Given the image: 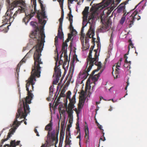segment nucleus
<instances>
[{
  "label": "nucleus",
  "mask_w": 147,
  "mask_h": 147,
  "mask_svg": "<svg viewBox=\"0 0 147 147\" xmlns=\"http://www.w3.org/2000/svg\"><path fill=\"white\" fill-rule=\"evenodd\" d=\"M59 102L56 101V102L55 104V107H57L59 104Z\"/></svg>",
  "instance_id": "nucleus-61"
},
{
  "label": "nucleus",
  "mask_w": 147,
  "mask_h": 147,
  "mask_svg": "<svg viewBox=\"0 0 147 147\" xmlns=\"http://www.w3.org/2000/svg\"><path fill=\"white\" fill-rule=\"evenodd\" d=\"M81 40L82 44V49L83 50H86L87 49H89V46L88 45L86 46V47H84V35H83V34H82L81 35L80 38Z\"/></svg>",
  "instance_id": "nucleus-17"
},
{
  "label": "nucleus",
  "mask_w": 147,
  "mask_h": 147,
  "mask_svg": "<svg viewBox=\"0 0 147 147\" xmlns=\"http://www.w3.org/2000/svg\"><path fill=\"white\" fill-rule=\"evenodd\" d=\"M119 9H122L124 8L125 6L123 4H121L119 6Z\"/></svg>",
  "instance_id": "nucleus-48"
},
{
  "label": "nucleus",
  "mask_w": 147,
  "mask_h": 147,
  "mask_svg": "<svg viewBox=\"0 0 147 147\" xmlns=\"http://www.w3.org/2000/svg\"><path fill=\"white\" fill-rule=\"evenodd\" d=\"M55 131L54 130L52 131L51 133V135L50 134L49 136H48L47 135V139L46 141V143L42 145V146L43 147H47L48 144L52 145L53 144V142L57 141H58L57 138H56L55 135Z\"/></svg>",
  "instance_id": "nucleus-7"
},
{
  "label": "nucleus",
  "mask_w": 147,
  "mask_h": 147,
  "mask_svg": "<svg viewBox=\"0 0 147 147\" xmlns=\"http://www.w3.org/2000/svg\"><path fill=\"white\" fill-rule=\"evenodd\" d=\"M71 94V92L70 91H69L67 92V98H69V100H70V96Z\"/></svg>",
  "instance_id": "nucleus-44"
},
{
  "label": "nucleus",
  "mask_w": 147,
  "mask_h": 147,
  "mask_svg": "<svg viewBox=\"0 0 147 147\" xmlns=\"http://www.w3.org/2000/svg\"><path fill=\"white\" fill-rule=\"evenodd\" d=\"M85 127L86 128L85 129V138H86L87 140H86V142H87L88 140H89V131H88V127L87 126H86L85 125Z\"/></svg>",
  "instance_id": "nucleus-26"
},
{
  "label": "nucleus",
  "mask_w": 147,
  "mask_h": 147,
  "mask_svg": "<svg viewBox=\"0 0 147 147\" xmlns=\"http://www.w3.org/2000/svg\"><path fill=\"white\" fill-rule=\"evenodd\" d=\"M27 7H26V10H27ZM24 13H25V15L26 16L23 19L22 22H24L25 24H26L29 21L30 19L34 16L35 13V11H33V9L31 10L30 13L28 14V15L26 13V11Z\"/></svg>",
  "instance_id": "nucleus-13"
},
{
  "label": "nucleus",
  "mask_w": 147,
  "mask_h": 147,
  "mask_svg": "<svg viewBox=\"0 0 147 147\" xmlns=\"http://www.w3.org/2000/svg\"><path fill=\"white\" fill-rule=\"evenodd\" d=\"M26 9V5L22 0H16L9 6V9L6 11L5 16H3V23L6 25L12 22L16 18L17 15L24 13Z\"/></svg>",
  "instance_id": "nucleus-2"
},
{
  "label": "nucleus",
  "mask_w": 147,
  "mask_h": 147,
  "mask_svg": "<svg viewBox=\"0 0 147 147\" xmlns=\"http://www.w3.org/2000/svg\"><path fill=\"white\" fill-rule=\"evenodd\" d=\"M67 136H66L65 142L67 144H69L71 142V140H69V139L67 141Z\"/></svg>",
  "instance_id": "nucleus-49"
},
{
  "label": "nucleus",
  "mask_w": 147,
  "mask_h": 147,
  "mask_svg": "<svg viewBox=\"0 0 147 147\" xmlns=\"http://www.w3.org/2000/svg\"><path fill=\"white\" fill-rule=\"evenodd\" d=\"M23 63H21V61L20 63L18 65L17 68H16V71L17 73H18L19 72V70L20 69V67L21 65Z\"/></svg>",
  "instance_id": "nucleus-39"
},
{
  "label": "nucleus",
  "mask_w": 147,
  "mask_h": 147,
  "mask_svg": "<svg viewBox=\"0 0 147 147\" xmlns=\"http://www.w3.org/2000/svg\"><path fill=\"white\" fill-rule=\"evenodd\" d=\"M36 23L33 21L30 22V25L35 28L34 30L32 32L30 35L32 38H34L36 41L45 42V34L43 31L44 26H41L40 30L38 26L35 25Z\"/></svg>",
  "instance_id": "nucleus-4"
},
{
  "label": "nucleus",
  "mask_w": 147,
  "mask_h": 147,
  "mask_svg": "<svg viewBox=\"0 0 147 147\" xmlns=\"http://www.w3.org/2000/svg\"><path fill=\"white\" fill-rule=\"evenodd\" d=\"M72 36V35L71 34H68V38L70 40L71 39Z\"/></svg>",
  "instance_id": "nucleus-58"
},
{
  "label": "nucleus",
  "mask_w": 147,
  "mask_h": 147,
  "mask_svg": "<svg viewBox=\"0 0 147 147\" xmlns=\"http://www.w3.org/2000/svg\"><path fill=\"white\" fill-rule=\"evenodd\" d=\"M72 23L71 22L70 23L69 29L71 30L74 29V27L72 26Z\"/></svg>",
  "instance_id": "nucleus-54"
},
{
  "label": "nucleus",
  "mask_w": 147,
  "mask_h": 147,
  "mask_svg": "<svg viewBox=\"0 0 147 147\" xmlns=\"http://www.w3.org/2000/svg\"><path fill=\"white\" fill-rule=\"evenodd\" d=\"M32 1L33 5H34V10L33 11H35V12L36 11V0H31Z\"/></svg>",
  "instance_id": "nucleus-42"
},
{
  "label": "nucleus",
  "mask_w": 147,
  "mask_h": 147,
  "mask_svg": "<svg viewBox=\"0 0 147 147\" xmlns=\"http://www.w3.org/2000/svg\"><path fill=\"white\" fill-rule=\"evenodd\" d=\"M112 22L110 19H108L105 23H102V24L100 26L98 29V32H104L108 30L111 28Z\"/></svg>",
  "instance_id": "nucleus-8"
},
{
  "label": "nucleus",
  "mask_w": 147,
  "mask_h": 147,
  "mask_svg": "<svg viewBox=\"0 0 147 147\" xmlns=\"http://www.w3.org/2000/svg\"><path fill=\"white\" fill-rule=\"evenodd\" d=\"M126 83L127 85L125 88V90H127V87L129 85V78L127 80Z\"/></svg>",
  "instance_id": "nucleus-53"
},
{
  "label": "nucleus",
  "mask_w": 147,
  "mask_h": 147,
  "mask_svg": "<svg viewBox=\"0 0 147 147\" xmlns=\"http://www.w3.org/2000/svg\"><path fill=\"white\" fill-rule=\"evenodd\" d=\"M5 25H6L3 24L2 26H0V31H3L4 33H6L7 32L9 29V27L10 25L6 26H5Z\"/></svg>",
  "instance_id": "nucleus-19"
},
{
  "label": "nucleus",
  "mask_w": 147,
  "mask_h": 147,
  "mask_svg": "<svg viewBox=\"0 0 147 147\" xmlns=\"http://www.w3.org/2000/svg\"><path fill=\"white\" fill-rule=\"evenodd\" d=\"M52 121V120H51L50 123L47 125L45 127V130L48 131V136H49L50 134V131H51L52 129L53 123Z\"/></svg>",
  "instance_id": "nucleus-18"
},
{
  "label": "nucleus",
  "mask_w": 147,
  "mask_h": 147,
  "mask_svg": "<svg viewBox=\"0 0 147 147\" xmlns=\"http://www.w3.org/2000/svg\"><path fill=\"white\" fill-rule=\"evenodd\" d=\"M76 129H77V132L78 133L79 132V131H80V129L79 126V123L78 120L76 124Z\"/></svg>",
  "instance_id": "nucleus-37"
},
{
  "label": "nucleus",
  "mask_w": 147,
  "mask_h": 147,
  "mask_svg": "<svg viewBox=\"0 0 147 147\" xmlns=\"http://www.w3.org/2000/svg\"><path fill=\"white\" fill-rule=\"evenodd\" d=\"M94 52H95L94 57L92 58V60L90 61V59L88 60L87 66L88 65V61L89 66L87 69L86 70V69L85 70H83L82 72H80V74H82L83 75H84V76L87 77L89 75V74L88 72L91 69L92 66L94 64L98 66V68L97 70H99L101 68L102 64L100 62H97L98 60V54L97 50L95 49L94 50Z\"/></svg>",
  "instance_id": "nucleus-5"
},
{
  "label": "nucleus",
  "mask_w": 147,
  "mask_h": 147,
  "mask_svg": "<svg viewBox=\"0 0 147 147\" xmlns=\"http://www.w3.org/2000/svg\"><path fill=\"white\" fill-rule=\"evenodd\" d=\"M40 70L34 71L33 72L32 71L30 77L28 80H26L27 83L26 88V90L28 91V96L24 99V100H22L19 103L18 106V113L15 119H17L18 118H24V119H26L25 118L27 114L30 112L28 104L31 103V100L33 96L31 92L33 90V85L35 84L34 81L36 80V76L40 77Z\"/></svg>",
  "instance_id": "nucleus-1"
},
{
  "label": "nucleus",
  "mask_w": 147,
  "mask_h": 147,
  "mask_svg": "<svg viewBox=\"0 0 147 147\" xmlns=\"http://www.w3.org/2000/svg\"><path fill=\"white\" fill-rule=\"evenodd\" d=\"M130 64L131 61H127V62H125L124 66L126 68L127 70H129L130 68Z\"/></svg>",
  "instance_id": "nucleus-29"
},
{
  "label": "nucleus",
  "mask_w": 147,
  "mask_h": 147,
  "mask_svg": "<svg viewBox=\"0 0 147 147\" xmlns=\"http://www.w3.org/2000/svg\"><path fill=\"white\" fill-rule=\"evenodd\" d=\"M49 94L50 95H52L53 93V87L51 86L49 88Z\"/></svg>",
  "instance_id": "nucleus-41"
},
{
  "label": "nucleus",
  "mask_w": 147,
  "mask_h": 147,
  "mask_svg": "<svg viewBox=\"0 0 147 147\" xmlns=\"http://www.w3.org/2000/svg\"><path fill=\"white\" fill-rule=\"evenodd\" d=\"M94 35V31L93 28H92V25L91 24L90 26V28L86 34V36L85 37L86 45V46H89L88 44L89 38H93Z\"/></svg>",
  "instance_id": "nucleus-10"
},
{
  "label": "nucleus",
  "mask_w": 147,
  "mask_h": 147,
  "mask_svg": "<svg viewBox=\"0 0 147 147\" xmlns=\"http://www.w3.org/2000/svg\"><path fill=\"white\" fill-rule=\"evenodd\" d=\"M89 9L88 7H86L82 12L83 17L86 18V19L87 18L88 15V11Z\"/></svg>",
  "instance_id": "nucleus-22"
},
{
  "label": "nucleus",
  "mask_w": 147,
  "mask_h": 147,
  "mask_svg": "<svg viewBox=\"0 0 147 147\" xmlns=\"http://www.w3.org/2000/svg\"><path fill=\"white\" fill-rule=\"evenodd\" d=\"M67 43H63L62 48V53L60 56L61 57H62V54L63 53H67L66 49H67Z\"/></svg>",
  "instance_id": "nucleus-24"
},
{
  "label": "nucleus",
  "mask_w": 147,
  "mask_h": 147,
  "mask_svg": "<svg viewBox=\"0 0 147 147\" xmlns=\"http://www.w3.org/2000/svg\"><path fill=\"white\" fill-rule=\"evenodd\" d=\"M112 110H113V107L111 106L110 107V109H109V111H111Z\"/></svg>",
  "instance_id": "nucleus-64"
},
{
  "label": "nucleus",
  "mask_w": 147,
  "mask_h": 147,
  "mask_svg": "<svg viewBox=\"0 0 147 147\" xmlns=\"http://www.w3.org/2000/svg\"><path fill=\"white\" fill-rule=\"evenodd\" d=\"M61 8V17L63 18L64 17V11L63 10V3H61V4H59Z\"/></svg>",
  "instance_id": "nucleus-35"
},
{
  "label": "nucleus",
  "mask_w": 147,
  "mask_h": 147,
  "mask_svg": "<svg viewBox=\"0 0 147 147\" xmlns=\"http://www.w3.org/2000/svg\"><path fill=\"white\" fill-rule=\"evenodd\" d=\"M96 123L97 126H98V128L100 129V130L102 132V133L103 136H102L100 138V140H101L102 141H105V137L104 136V135L105 134V133L103 132V129L102 128V126L97 121V120H96Z\"/></svg>",
  "instance_id": "nucleus-21"
},
{
  "label": "nucleus",
  "mask_w": 147,
  "mask_h": 147,
  "mask_svg": "<svg viewBox=\"0 0 147 147\" xmlns=\"http://www.w3.org/2000/svg\"><path fill=\"white\" fill-rule=\"evenodd\" d=\"M18 120H15L13 122V123L11 125H10V127H13L9 130V132L8 133L7 136V138L2 139L1 141V143L3 144V142L7 141L9 138H10L11 136V135L13 134V133L15 132L16 129L20 125V123L18 121Z\"/></svg>",
  "instance_id": "nucleus-6"
},
{
  "label": "nucleus",
  "mask_w": 147,
  "mask_h": 147,
  "mask_svg": "<svg viewBox=\"0 0 147 147\" xmlns=\"http://www.w3.org/2000/svg\"><path fill=\"white\" fill-rule=\"evenodd\" d=\"M65 91L64 89H63L61 90V92L60 94V96L62 97H65V95L64 94Z\"/></svg>",
  "instance_id": "nucleus-40"
},
{
  "label": "nucleus",
  "mask_w": 147,
  "mask_h": 147,
  "mask_svg": "<svg viewBox=\"0 0 147 147\" xmlns=\"http://www.w3.org/2000/svg\"><path fill=\"white\" fill-rule=\"evenodd\" d=\"M98 70H94L91 74L90 75V77L91 78L92 80L94 82V83L95 82L97 81L99 77L100 76V73H99L98 74L94 75L95 72L96 71H97Z\"/></svg>",
  "instance_id": "nucleus-15"
},
{
  "label": "nucleus",
  "mask_w": 147,
  "mask_h": 147,
  "mask_svg": "<svg viewBox=\"0 0 147 147\" xmlns=\"http://www.w3.org/2000/svg\"><path fill=\"white\" fill-rule=\"evenodd\" d=\"M138 11L136 10L131 14V16L132 17L131 18L130 20H129L127 24H128V27L131 28L133 25L134 20L137 19L138 20H139L140 19V17L139 16H137V14L138 13Z\"/></svg>",
  "instance_id": "nucleus-11"
},
{
  "label": "nucleus",
  "mask_w": 147,
  "mask_h": 147,
  "mask_svg": "<svg viewBox=\"0 0 147 147\" xmlns=\"http://www.w3.org/2000/svg\"><path fill=\"white\" fill-rule=\"evenodd\" d=\"M36 13H37V18L38 20L39 23L42 25L44 26L46 22L45 20L42 21V20L44 18H47L45 11H43L41 12L38 11Z\"/></svg>",
  "instance_id": "nucleus-9"
},
{
  "label": "nucleus",
  "mask_w": 147,
  "mask_h": 147,
  "mask_svg": "<svg viewBox=\"0 0 147 147\" xmlns=\"http://www.w3.org/2000/svg\"><path fill=\"white\" fill-rule=\"evenodd\" d=\"M124 58L125 59V62H127V61H127V59L128 58V57L127 56V55L126 54H125L124 55Z\"/></svg>",
  "instance_id": "nucleus-56"
},
{
  "label": "nucleus",
  "mask_w": 147,
  "mask_h": 147,
  "mask_svg": "<svg viewBox=\"0 0 147 147\" xmlns=\"http://www.w3.org/2000/svg\"><path fill=\"white\" fill-rule=\"evenodd\" d=\"M128 42H129V45L128 47V49L129 51V50L130 49V47H131L132 48H134V45L133 44L132 41L131 39H129L128 40Z\"/></svg>",
  "instance_id": "nucleus-38"
},
{
  "label": "nucleus",
  "mask_w": 147,
  "mask_h": 147,
  "mask_svg": "<svg viewBox=\"0 0 147 147\" xmlns=\"http://www.w3.org/2000/svg\"><path fill=\"white\" fill-rule=\"evenodd\" d=\"M60 77H58L56 76V83H55V81H53V84H56L59 81V78Z\"/></svg>",
  "instance_id": "nucleus-46"
},
{
  "label": "nucleus",
  "mask_w": 147,
  "mask_h": 147,
  "mask_svg": "<svg viewBox=\"0 0 147 147\" xmlns=\"http://www.w3.org/2000/svg\"><path fill=\"white\" fill-rule=\"evenodd\" d=\"M61 128L62 129H63L64 127L65 126V120H63L61 122Z\"/></svg>",
  "instance_id": "nucleus-45"
},
{
  "label": "nucleus",
  "mask_w": 147,
  "mask_h": 147,
  "mask_svg": "<svg viewBox=\"0 0 147 147\" xmlns=\"http://www.w3.org/2000/svg\"><path fill=\"white\" fill-rule=\"evenodd\" d=\"M70 40L69 39L67 38V40H65V42H63V43H67Z\"/></svg>",
  "instance_id": "nucleus-63"
},
{
  "label": "nucleus",
  "mask_w": 147,
  "mask_h": 147,
  "mask_svg": "<svg viewBox=\"0 0 147 147\" xmlns=\"http://www.w3.org/2000/svg\"><path fill=\"white\" fill-rule=\"evenodd\" d=\"M54 71L55 72L56 76L61 77V70L59 68H57L56 66L54 68Z\"/></svg>",
  "instance_id": "nucleus-27"
},
{
  "label": "nucleus",
  "mask_w": 147,
  "mask_h": 147,
  "mask_svg": "<svg viewBox=\"0 0 147 147\" xmlns=\"http://www.w3.org/2000/svg\"><path fill=\"white\" fill-rule=\"evenodd\" d=\"M94 18V16L93 14H92L90 16H89L88 18V19L89 20H89L91 19H93V18ZM87 19L86 20V18H84V17H83V20L82 23V29L81 30V32L82 33L83 32L84 30V28L86 26L87 23H88V22H87ZM88 23H89L90 24V25L91 24H92H92L91 23V22H89V21H88ZM92 28H93L92 27Z\"/></svg>",
  "instance_id": "nucleus-14"
},
{
  "label": "nucleus",
  "mask_w": 147,
  "mask_h": 147,
  "mask_svg": "<svg viewBox=\"0 0 147 147\" xmlns=\"http://www.w3.org/2000/svg\"><path fill=\"white\" fill-rule=\"evenodd\" d=\"M37 45L31 49L26 54L24 57L21 61V63H24L26 59L29 57L30 56V53L32 50L35 51L34 55V65L32 68V72L34 71L40 70L41 67L40 65L42 64V62L41 61L40 57L41 55V52L42 50V46L43 42L37 41Z\"/></svg>",
  "instance_id": "nucleus-3"
},
{
  "label": "nucleus",
  "mask_w": 147,
  "mask_h": 147,
  "mask_svg": "<svg viewBox=\"0 0 147 147\" xmlns=\"http://www.w3.org/2000/svg\"><path fill=\"white\" fill-rule=\"evenodd\" d=\"M67 113L68 114V117L69 118V119H72L73 115L72 113H73V111H67Z\"/></svg>",
  "instance_id": "nucleus-32"
},
{
  "label": "nucleus",
  "mask_w": 147,
  "mask_h": 147,
  "mask_svg": "<svg viewBox=\"0 0 147 147\" xmlns=\"http://www.w3.org/2000/svg\"><path fill=\"white\" fill-rule=\"evenodd\" d=\"M70 71V72H71V74H72L74 72V67H73L71 66L69 68V71Z\"/></svg>",
  "instance_id": "nucleus-50"
},
{
  "label": "nucleus",
  "mask_w": 147,
  "mask_h": 147,
  "mask_svg": "<svg viewBox=\"0 0 147 147\" xmlns=\"http://www.w3.org/2000/svg\"><path fill=\"white\" fill-rule=\"evenodd\" d=\"M63 18L61 17L60 18L59 20V24H62V22L63 21Z\"/></svg>",
  "instance_id": "nucleus-55"
},
{
  "label": "nucleus",
  "mask_w": 147,
  "mask_h": 147,
  "mask_svg": "<svg viewBox=\"0 0 147 147\" xmlns=\"http://www.w3.org/2000/svg\"><path fill=\"white\" fill-rule=\"evenodd\" d=\"M36 127L34 130V131L35 132L36 134V136H39V135L38 134V131H37V129H36Z\"/></svg>",
  "instance_id": "nucleus-57"
},
{
  "label": "nucleus",
  "mask_w": 147,
  "mask_h": 147,
  "mask_svg": "<svg viewBox=\"0 0 147 147\" xmlns=\"http://www.w3.org/2000/svg\"><path fill=\"white\" fill-rule=\"evenodd\" d=\"M62 24H59V28L58 30V32H62Z\"/></svg>",
  "instance_id": "nucleus-47"
},
{
  "label": "nucleus",
  "mask_w": 147,
  "mask_h": 147,
  "mask_svg": "<svg viewBox=\"0 0 147 147\" xmlns=\"http://www.w3.org/2000/svg\"><path fill=\"white\" fill-rule=\"evenodd\" d=\"M40 5L42 11H44L45 8L44 7L43 4L41 3H40Z\"/></svg>",
  "instance_id": "nucleus-51"
},
{
  "label": "nucleus",
  "mask_w": 147,
  "mask_h": 147,
  "mask_svg": "<svg viewBox=\"0 0 147 147\" xmlns=\"http://www.w3.org/2000/svg\"><path fill=\"white\" fill-rule=\"evenodd\" d=\"M85 100L84 98H80L79 100V103L78 104V111L77 112V115L78 116L79 112H80L82 107H83L84 104Z\"/></svg>",
  "instance_id": "nucleus-16"
},
{
  "label": "nucleus",
  "mask_w": 147,
  "mask_h": 147,
  "mask_svg": "<svg viewBox=\"0 0 147 147\" xmlns=\"http://www.w3.org/2000/svg\"><path fill=\"white\" fill-rule=\"evenodd\" d=\"M94 46H91L90 50L89 53V54L88 56V57L87 58V60H88L89 59H90V61H92V51L94 49Z\"/></svg>",
  "instance_id": "nucleus-25"
},
{
  "label": "nucleus",
  "mask_w": 147,
  "mask_h": 147,
  "mask_svg": "<svg viewBox=\"0 0 147 147\" xmlns=\"http://www.w3.org/2000/svg\"><path fill=\"white\" fill-rule=\"evenodd\" d=\"M121 65V63L120 62H119V61L117 63V65L116 66V69L115 71V73L117 74H118L119 73V69L118 68V67H120V65Z\"/></svg>",
  "instance_id": "nucleus-31"
},
{
  "label": "nucleus",
  "mask_w": 147,
  "mask_h": 147,
  "mask_svg": "<svg viewBox=\"0 0 147 147\" xmlns=\"http://www.w3.org/2000/svg\"><path fill=\"white\" fill-rule=\"evenodd\" d=\"M79 135L77 137V138H79L80 139V137H81V135H80V131H79Z\"/></svg>",
  "instance_id": "nucleus-62"
},
{
  "label": "nucleus",
  "mask_w": 147,
  "mask_h": 147,
  "mask_svg": "<svg viewBox=\"0 0 147 147\" xmlns=\"http://www.w3.org/2000/svg\"><path fill=\"white\" fill-rule=\"evenodd\" d=\"M125 13L123 15V17L121 18L120 20V23L121 24H123L125 21Z\"/></svg>",
  "instance_id": "nucleus-36"
},
{
  "label": "nucleus",
  "mask_w": 147,
  "mask_h": 147,
  "mask_svg": "<svg viewBox=\"0 0 147 147\" xmlns=\"http://www.w3.org/2000/svg\"><path fill=\"white\" fill-rule=\"evenodd\" d=\"M64 57L65 59V61L63 63V66L64 65L66 64L67 62L68 61V56L67 55V53H64Z\"/></svg>",
  "instance_id": "nucleus-33"
},
{
  "label": "nucleus",
  "mask_w": 147,
  "mask_h": 147,
  "mask_svg": "<svg viewBox=\"0 0 147 147\" xmlns=\"http://www.w3.org/2000/svg\"><path fill=\"white\" fill-rule=\"evenodd\" d=\"M64 133L62 129L60 133L59 139L60 143H61V142H63L64 138Z\"/></svg>",
  "instance_id": "nucleus-28"
},
{
  "label": "nucleus",
  "mask_w": 147,
  "mask_h": 147,
  "mask_svg": "<svg viewBox=\"0 0 147 147\" xmlns=\"http://www.w3.org/2000/svg\"><path fill=\"white\" fill-rule=\"evenodd\" d=\"M63 33L62 32H58L57 36L61 40L62 39L63 37Z\"/></svg>",
  "instance_id": "nucleus-34"
},
{
  "label": "nucleus",
  "mask_w": 147,
  "mask_h": 147,
  "mask_svg": "<svg viewBox=\"0 0 147 147\" xmlns=\"http://www.w3.org/2000/svg\"><path fill=\"white\" fill-rule=\"evenodd\" d=\"M74 1L76 2H78V0H68V3H70L71 4L73 3V1Z\"/></svg>",
  "instance_id": "nucleus-52"
},
{
  "label": "nucleus",
  "mask_w": 147,
  "mask_h": 147,
  "mask_svg": "<svg viewBox=\"0 0 147 147\" xmlns=\"http://www.w3.org/2000/svg\"><path fill=\"white\" fill-rule=\"evenodd\" d=\"M76 94H74L73 96L72 99H70V102L68 105V107L67 108V103L65 104V106L66 111H73L72 109L74 108V104L75 103L76 101Z\"/></svg>",
  "instance_id": "nucleus-12"
},
{
  "label": "nucleus",
  "mask_w": 147,
  "mask_h": 147,
  "mask_svg": "<svg viewBox=\"0 0 147 147\" xmlns=\"http://www.w3.org/2000/svg\"><path fill=\"white\" fill-rule=\"evenodd\" d=\"M58 37L56 36L55 38V44L56 47H57V46L58 45Z\"/></svg>",
  "instance_id": "nucleus-43"
},
{
  "label": "nucleus",
  "mask_w": 147,
  "mask_h": 147,
  "mask_svg": "<svg viewBox=\"0 0 147 147\" xmlns=\"http://www.w3.org/2000/svg\"><path fill=\"white\" fill-rule=\"evenodd\" d=\"M58 1L59 3V4L63 3V0H58Z\"/></svg>",
  "instance_id": "nucleus-59"
},
{
  "label": "nucleus",
  "mask_w": 147,
  "mask_h": 147,
  "mask_svg": "<svg viewBox=\"0 0 147 147\" xmlns=\"http://www.w3.org/2000/svg\"><path fill=\"white\" fill-rule=\"evenodd\" d=\"M65 105L63 106V104H60L58 108V110L60 114H62L63 115L65 114Z\"/></svg>",
  "instance_id": "nucleus-20"
},
{
  "label": "nucleus",
  "mask_w": 147,
  "mask_h": 147,
  "mask_svg": "<svg viewBox=\"0 0 147 147\" xmlns=\"http://www.w3.org/2000/svg\"><path fill=\"white\" fill-rule=\"evenodd\" d=\"M20 142V141H18L16 142L15 140H11L10 147H16V146L19 145Z\"/></svg>",
  "instance_id": "nucleus-23"
},
{
  "label": "nucleus",
  "mask_w": 147,
  "mask_h": 147,
  "mask_svg": "<svg viewBox=\"0 0 147 147\" xmlns=\"http://www.w3.org/2000/svg\"><path fill=\"white\" fill-rule=\"evenodd\" d=\"M69 9L70 10L69 13L68 14V16L69 17V21L70 23L73 22V16L71 14V11L70 8H69Z\"/></svg>",
  "instance_id": "nucleus-30"
},
{
  "label": "nucleus",
  "mask_w": 147,
  "mask_h": 147,
  "mask_svg": "<svg viewBox=\"0 0 147 147\" xmlns=\"http://www.w3.org/2000/svg\"><path fill=\"white\" fill-rule=\"evenodd\" d=\"M55 52H57V59H58V58H59V55H58V52H57V48H56V49L55 50Z\"/></svg>",
  "instance_id": "nucleus-60"
}]
</instances>
